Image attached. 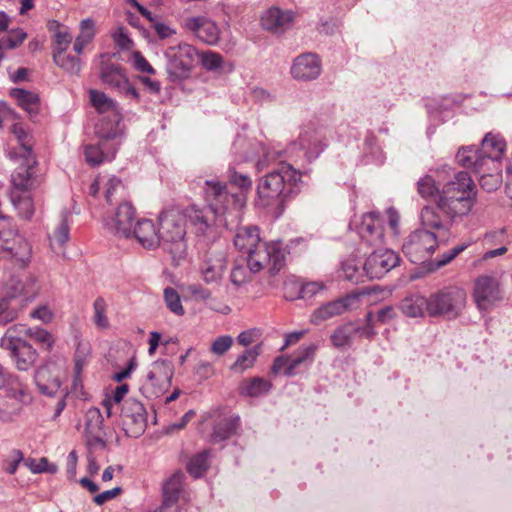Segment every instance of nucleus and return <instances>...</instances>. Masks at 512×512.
Here are the masks:
<instances>
[{
	"label": "nucleus",
	"instance_id": "20",
	"mask_svg": "<svg viewBox=\"0 0 512 512\" xmlns=\"http://www.w3.org/2000/svg\"><path fill=\"white\" fill-rule=\"evenodd\" d=\"M135 210L131 203H121L114 215L105 220L106 227L117 236L131 238Z\"/></svg>",
	"mask_w": 512,
	"mask_h": 512
},
{
	"label": "nucleus",
	"instance_id": "11",
	"mask_svg": "<svg viewBox=\"0 0 512 512\" xmlns=\"http://www.w3.org/2000/svg\"><path fill=\"white\" fill-rule=\"evenodd\" d=\"M0 347L10 352L17 368L22 371L30 369L38 358L37 351L25 339L2 336Z\"/></svg>",
	"mask_w": 512,
	"mask_h": 512
},
{
	"label": "nucleus",
	"instance_id": "31",
	"mask_svg": "<svg viewBox=\"0 0 512 512\" xmlns=\"http://www.w3.org/2000/svg\"><path fill=\"white\" fill-rule=\"evenodd\" d=\"M100 79L103 83L119 91L128 80L121 66L107 62H102L101 64Z\"/></svg>",
	"mask_w": 512,
	"mask_h": 512
},
{
	"label": "nucleus",
	"instance_id": "49",
	"mask_svg": "<svg viewBox=\"0 0 512 512\" xmlns=\"http://www.w3.org/2000/svg\"><path fill=\"white\" fill-rule=\"evenodd\" d=\"M93 322L98 329L105 330L109 328V320L106 315L107 304L104 298L98 297L93 303Z\"/></svg>",
	"mask_w": 512,
	"mask_h": 512
},
{
	"label": "nucleus",
	"instance_id": "40",
	"mask_svg": "<svg viewBox=\"0 0 512 512\" xmlns=\"http://www.w3.org/2000/svg\"><path fill=\"white\" fill-rule=\"evenodd\" d=\"M400 309L408 317L423 316L425 310L428 312V298L420 295L407 297L401 302Z\"/></svg>",
	"mask_w": 512,
	"mask_h": 512
},
{
	"label": "nucleus",
	"instance_id": "59",
	"mask_svg": "<svg viewBox=\"0 0 512 512\" xmlns=\"http://www.w3.org/2000/svg\"><path fill=\"white\" fill-rule=\"evenodd\" d=\"M30 470L35 473H43L47 472L50 474H55L58 471V467L54 463H50L47 458L43 457L39 461L30 460L28 464Z\"/></svg>",
	"mask_w": 512,
	"mask_h": 512
},
{
	"label": "nucleus",
	"instance_id": "33",
	"mask_svg": "<svg viewBox=\"0 0 512 512\" xmlns=\"http://www.w3.org/2000/svg\"><path fill=\"white\" fill-rule=\"evenodd\" d=\"M356 322L350 321L337 327L331 334V342L335 348L350 347L357 335Z\"/></svg>",
	"mask_w": 512,
	"mask_h": 512
},
{
	"label": "nucleus",
	"instance_id": "42",
	"mask_svg": "<svg viewBox=\"0 0 512 512\" xmlns=\"http://www.w3.org/2000/svg\"><path fill=\"white\" fill-rule=\"evenodd\" d=\"M271 389L269 381L261 377H254L250 380L244 381L240 388V394L249 397H259L266 394Z\"/></svg>",
	"mask_w": 512,
	"mask_h": 512
},
{
	"label": "nucleus",
	"instance_id": "9",
	"mask_svg": "<svg viewBox=\"0 0 512 512\" xmlns=\"http://www.w3.org/2000/svg\"><path fill=\"white\" fill-rule=\"evenodd\" d=\"M174 375L173 365L166 360H157L152 365L147 374V381L144 389L149 397H159L166 392L172 382Z\"/></svg>",
	"mask_w": 512,
	"mask_h": 512
},
{
	"label": "nucleus",
	"instance_id": "30",
	"mask_svg": "<svg viewBox=\"0 0 512 512\" xmlns=\"http://www.w3.org/2000/svg\"><path fill=\"white\" fill-rule=\"evenodd\" d=\"M478 150L500 163L506 151V141L500 134L489 132L482 139Z\"/></svg>",
	"mask_w": 512,
	"mask_h": 512
},
{
	"label": "nucleus",
	"instance_id": "57",
	"mask_svg": "<svg viewBox=\"0 0 512 512\" xmlns=\"http://www.w3.org/2000/svg\"><path fill=\"white\" fill-rule=\"evenodd\" d=\"M307 171H300L290 165V197L298 195L301 188L306 185V182L302 180V176H307Z\"/></svg>",
	"mask_w": 512,
	"mask_h": 512
},
{
	"label": "nucleus",
	"instance_id": "7",
	"mask_svg": "<svg viewBox=\"0 0 512 512\" xmlns=\"http://www.w3.org/2000/svg\"><path fill=\"white\" fill-rule=\"evenodd\" d=\"M120 417L123 430L127 436L138 438L145 432L147 412L140 401L134 398L124 400Z\"/></svg>",
	"mask_w": 512,
	"mask_h": 512
},
{
	"label": "nucleus",
	"instance_id": "62",
	"mask_svg": "<svg viewBox=\"0 0 512 512\" xmlns=\"http://www.w3.org/2000/svg\"><path fill=\"white\" fill-rule=\"evenodd\" d=\"M90 345L87 342H79L75 352V369L77 373H80L86 362L88 355L90 354Z\"/></svg>",
	"mask_w": 512,
	"mask_h": 512
},
{
	"label": "nucleus",
	"instance_id": "47",
	"mask_svg": "<svg viewBox=\"0 0 512 512\" xmlns=\"http://www.w3.org/2000/svg\"><path fill=\"white\" fill-rule=\"evenodd\" d=\"M104 417L101 411L92 407L88 409L85 416V433H105L103 431Z\"/></svg>",
	"mask_w": 512,
	"mask_h": 512
},
{
	"label": "nucleus",
	"instance_id": "22",
	"mask_svg": "<svg viewBox=\"0 0 512 512\" xmlns=\"http://www.w3.org/2000/svg\"><path fill=\"white\" fill-rule=\"evenodd\" d=\"M322 71L321 60L315 53H303L296 57L293 61L291 73L294 78L299 80H315Z\"/></svg>",
	"mask_w": 512,
	"mask_h": 512
},
{
	"label": "nucleus",
	"instance_id": "43",
	"mask_svg": "<svg viewBox=\"0 0 512 512\" xmlns=\"http://www.w3.org/2000/svg\"><path fill=\"white\" fill-rule=\"evenodd\" d=\"M316 350L317 346L315 344H309L300 347L293 353V355H290V373L293 369L300 367L301 365L307 367L311 364Z\"/></svg>",
	"mask_w": 512,
	"mask_h": 512
},
{
	"label": "nucleus",
	"instance_id": "2",
	"mask_svg": "<svg viewBox=\"0 0 512 512\" xmlns=\"http://www.w3.org/2000/svg\"><path fill=\"white\" fill-rule=\"evenodd\" d=\"M234 245L247 255V265L250 273H257L267 264H271L270 272L276 274L286 265L283 241L273 240L269 243H263L259 228L256 226L239 227L234 237Z\"/></svg>",
	"mask_w": 512,
	"mask_h": 512
},
{
	"label": "nucleus",
	"instance_id": "39",
	"mask_svg": "<svg viewBox=\"0 0 512 512\" xmlns=\"http://www.w3.org/2000/svg\"><path fill=\"white\" fill-rule=\"evenodd\" d=\"M11 96L17 100L18 104L26 110L30 116H34L38 113L40 99L36 93L21 88H14L11 90Z\"/></svg>",
	"mask_w": 512,
	"mask_h": 512
},
{
	"label": "nucleus",
	"instance_id": "5",
	"mask_svg": "<svg viewBox=\"0 0 512 512\" xmlns=\"http://www.w3.org/2000/svg\"><path fill=\"white\" fill-rule=\"evenodd\" d=\"M466 293L458 287H450L433 293L428 298V315L457 318L466 304Z\"/></svg>",
	"mask_w": 512,
	"mask_h": 512
},
{
	"label": "nucleus",
	"instance_id": "61",
	"mask_svg": "<svg viewBox=\"0 0 512 512\" xmlns=\"http://www.w3.org/2000/svg\"><path fill=\"white\" fill-rule=\"evenodd\" d=\"M124 186L122 181L116 176H111L105 182V198L108 203L112 202V198L114 195L123 191Z\"/></svg>",
	"mask_w": 512,
	"mask_h": 512
},
{
	"label": "nucleus",
	"instance_id": "3",
	"mask_svg": "<svg viewBox=\"0 0 512 512\" xmlns=\"http://www.w3.org/2000/svg\"><path fill=\"white\" fill-rule=\"evenodd\" d=\"M160 244L173 260H180L186 254V220L183 210L178 207L164 209L158 217Z\"/></svg>",
	"mask_w": 512,
	"mask_h": 512
},
{
	"label": "nucleus",
	"instance_id": "15",
	"mask_svg": "<svg viewBox=\"0 0 512 512\" xmlns=\"http://www.w3.org/2000/svg\"><path fill=\"white\" fill-rule=\"evenodd\" d=\"M399 256L390 249H376L365 261L369 279H380L399 263Z\"/></svg>",
	"mask_w": 512,
	"mask_h": 512
},
{
	"label": "nucleus",
	"instance_id": "10",
	"mask_svg": "<svg viewBox=\"0 0 512 512\" xmlns=\"http://www.w3.org/2000/svg\"><path fill=\"white\" fill-rule=\"evenodd\" d=\"M473 296L482 311L490 310L503 299L499 281L491 275H481L476 279Z\"/></svg>",
	"mask_w": 512,
	"mask_h": 512
},
{
	"label": "nucleus",
	"instance_id": "12",
	"mask_svg": "<svg viewBox=\"0 0 512 512\" xmlns=\"http://www.w3.org/2000/svg\"><path fill=\"white\" fill-rule=\"evenodd\" d=\"M285 188V177L282 170H275L268 173L264 179L258 184L257 193L262 199H279V206L276 211V217L283 215L285 211L284 202L286 195L283 194ZM269 201L265 203L268 205Z\"/></svg>",
	"mask_w": 512,
	"mask_h": 512
},
{
	"label": "nucleus",
	"instance_id": "55",
	"mask_svg": "<svg viewBox=\"0 0 512 512\" xmlns=\"http://www.w3.org/2000/svg\"><path fill=\"white\" fill-rule=\"evenodd\" d=\"M2 389L6 390V394L10 398L20 399L24 395V386L22 382L18 376L13 374Z\"/></svg>",
	"mask_w": 512,
	"mask_h": 512
},
{
	"label": "nucleus",
	"instance_id": "32",
	"mask_svg": "<svg viewBox=\"0 0 512 512\" xmlns=\"http://www.w3.org/2000/svg\"><path fill=\"white\" fill-rule=\"evenodd\" d=\"M341 272L345 280L353 283L364 282V278H368L365 262L363 263L356 256H350L342 262Z\"/></svg>",
	"mask_w": 512,
	"mask_h": 512
},
{
	"label": "nucleus",
	"instance_id": "16",
	"mask_svg": "<svg viewBox=\"0 0 512 512\" xmlns=\"http://www.w3.org/2000/svg\"><path fill=\"white\" fill-rule=\"evenodd\" d=\"M359 300L360 294L350 293L344 297L323 304L312 314V322L314 324H319L322 321L352 310L358 306Z\"/></svg>",
	"mask_w": 512,
	"mask_h": 512
},
{
	"label": "nucleus",
	"instance_id": "21",
	"mask_svg": "<svg viewBox=\"0 0 512 512\" xmlns=\"http://www.w3.org/2000/svg\"><path fill=\"white\" fill-rule=\"evenodd\" d=\"M205 198L207 205L211 208H218L220 214H224L230 202L239 201L236 194L227 191L226 185L217 180H206Z\"/></svg>",
	"mask_w": 512,
	"mask_h": 512
},
{
	"label": "nucleus",
	"instance_id": "46",
	"mask_svg": "<svg viewBox=\"0 0 512 512\" xmlns=\"http://www.w3.org/2000/svg\"><path fill=\"white\" fill-rule=\"evenodd\" d=\"M457 174L458 173H456L454 175V178L452 179V181L456 180L455 176ZM450 182H451V180H450ZM448 183H449V181L443 187H445ZM443 189L444 188H442V191L439 193V189H438V187L436 185V182H435V180L430 175H425L424 177L420 178L419 181L417 182L418 193L423 198H430V197H434V196H437V198H439V196L443 192ZM437 200L438 199H436V201Z\"/></svg>",
	"mask_w": 512,
	"mask_h": 512
},
{
	"label": "nucleus",
	"instance_id": "29",
	"mask_svg": "<svg viewBox=\"0 0 512 512\" xmlns=\"http://www.w3.org/2000/svg\"><path fill=\"white\" fill-rule=\"evenodd\" d=\"M287 22V14L275 6L267 9L260 17L261 27L275 34L282 33Z\"/></svg>",
	"mask_w": 512,
	"mask_h": 512
},
{
	"label": "nucleus",
	"instance_id": "45",
	"mask_svg": "<svg viewBox=\"0 0 512 512\" xmlns=\"http://www.w3.org/2000/svg\"><path fill=\"white\" fill-rule=\"evenodd\" d=\"M17 230L13 225V219L0 213V249L8 247L16 237Z\"/></svg>",
	"mask_w": 512,
	"mask_h": 512
},
{
	"label": "nucleus",
	"instance_id": "24",
	"mask_svg": "<svg viewBox=\"0 0 512 512\" xmlns=\"http://www.w3.org/2000/svg\"><path fill=\"white\" fill-rule=\"evenodd\" d=\"M11 132L16 137L20 145L16 154L17 157L21 159L22 163L18 167H28L29 169H35L37 160L33 154L32 144L27 132L20 124H14L11 127Z\"/></svg>",
	"mask_w": 512,
	"mask_h": 512
},
{
	"label": "nucleus",
	"instance_id": "25",
	"mask_svg": "<svg viewBox=\"0 0 512 512\" xmlns=\"http://www.w3.org/2000/svg\"><path fill=\"white\" fill-rule=\"evenodd\" d=\"M118 144H102L100 141L97 145H86L84 148L85 159L88 164L96 166L104 161H111L117 152Z\"/></svg>",
	"mask_w": 512,
	"mask_h": 512
},
{
	"label": "nucleus",
	"instance_id": "64",
	"mask_svg": "<svg viewBox=\"0 0 512 512\" xmlns=\"http://www.w3.org/2000/svg\"><path fill=\"white\" fill-rule=\"evenodd\" d=\"M94 35V21L91 19L82 20L80 23V34L76 38L89 43Z\"/></svg>",
	"mask_w": 512,
	"mask_h": 512
},
{
	"label": "nucleus",
	"instance_id": "34",
	"mask_svg": "<svg viewBox=\"0 0 512 512\" xmlns=\"http://www.w3.org/2000/svg\"><path fill=\"white\" fill-rule=\"evenodd\" d=\"M34 379L40 393L43 395L53 396L60 388V381L56 377L51 376L48 367L37 369Z\"/></svg>",
	"mask_w": 512,
	"mask_h": 512
},
{
	"label": "nucleus",
	"instance_id": "13",
	"mask_svg": "<svg viewBox=\"0 0 512 512\" xmlns=\"http://www.w3.org/2000/svg\"><path fill=\"white\" fill-rule=\"evenodd\" d=\"M182 26L207 45L214 46L220 40V29L217 23L207 16L186 17L182 21Z\"/></svg>",
	"mask_w": 512,
	"mask_h": 512
},
{
	"label": "nucleus",
	"instance_id": "48",
	"mask_svg": "<svg viewBox=\"0 0 512 512\" xmlns=\"http://www.w3.org/2000/svg\"><path fill=\"white\" fill-rule=\"evenodd\" d=\"M53 61L70 75H78L81 71V61L77 57L61 53V55H53Z\"/></svg>",
	"mask_w": 512,
	"mask_h": 512
},
{
	"label": "nucleus",
	"instance_id": "8",
	"mask_svg": "<svg viewBox=\"0 0 512 512\" xmlns=\"http://www.w3.org/2000/svg\"><path fill=\"white\" fill-rule=\"evenodd\" d=\"M456 160L464 168L471 169L478 177L492 175L500 169V163L473 146L460 148L456 154Z\"/></svg>",
	"mask_w": 512,
	"mask_h": 512
},
{
	"label": "nucleus",
	"instance_id": "50",
	"mask_svg": "<svg viewBox=\"0 0 512 512\" xmlns=\"http://www.w3.org/2000/svg\"><path fill=\"white\" fill-rule=\"evenodd\" d=\"M209 451H203L193 456L187 465V470L194 478H199L208 468Z\"/></svg>",
	"mask_w": 512,
	"mask_h": 512
},
{
	"label": "nucleus",
	"instance_id": "51",
	"mask_svg": "<svg viewBox=\"0 0 512 512\" xmlns=\"http://www.w3.org/2000/svg\"><path fill=\"white\" fill-rule=\"evenodd\" d=\"M197 57L200 59L202 66L208 71H220L223 67V57L217 52H198Z\"/></svg>",
	"mask_w": 512,
	"mask_h": 512
},
{
	"label": "nucleus",
	"instance_id": "23",
	"mask_svg": "<svg viewBox=\"0 0 512 512\" xmlns=\"http://www.w3.org/2000/svg\"><path fill=\"white\" fill-rule=\"evenodd\" d=\"M145 249H155L160 245L159 230L150 219L142 218L132 229V236Z\"/></svg>",
	"mask_w": 512,
	"mask_h": 512
},
{
	"label": "nucleus",
	"instance_id": "58",
	"mask_svg": "<svg viewBox=\"0 0 512 512\" xmlns=\"http://www.w3.org/2000/svg\"><path fill=\"white\" fill-rule=\"evenodd\" d=\"M38 327H27L26 325L24 324H15V325H12L10 326L4 333L3 336H8V337H15V338H20V339H25V337H30L31 339H33V334L35 332V330H37Z\"/></svg>",
	"mask_w": 512,
	"mask_h": 512
},
{
	"label": "nucleus",
	"instance_id": "17",
	"mask_svg": "<svg viewBox=\"0 0 512 512\" xmlns=\"http://www.w3.org/2000/svg\"><path fill=\"white\" fill-rule=\"evenodd\" d=\"M357 232L367 245L379 247L384 242L383 219L377 212L364 214L357 225Z\"/></svg>",
	"mask_w": 512,
	"mask_h": 512
},
{
	"label": "nucleus",
	"instance_id": "56",
	"mask_svg": "<svg viewBox=\"0 0 512 512\" xmlns=\"http://www.w3.org/2000/svg\"><path fill=\"white\" fill-rule=\"evenodd\" d=\"M105 435V433H85V440L89 450V455L96 450L106 449L107 443L104 439Z\"/></svg>",
	"mask_w": 512,
	"mask_h": 512
},
{
	"label": "nucleus",
	"instance_id": "36",
	"mask_svg": "<svg viewBox=\"0 0 512 512\" xmlns=\"http://www.w3.org/2000/svg\"><path fill=\"white\" fill-rule=\"evenodd\" d=\"M91 105L97 110L98 113H109L110 116L120 115L117 103L108 97L104 92L91 89L89 91Z\"/></svg>",
	"mask_w": 512,
	"mask_h": 512
},
{
	"label": "nucleus",
	"instance_id": "4",
	"mask_svg": "<svg viewBox=\"0 0 512 512\" xmlns=\"http://www.w3.org/2000/svg\"><path fill=\"white\" fill-rule=\"evenodd\" d=\"M9 198L19 217L30 220L34 214V202L31 191L39 186L34 169L17 167L11 176Z\"/></svg>",
	"mask_w": 512,
	"mask_h": 512
},
{
	"label": "nucleus",
	"instance_id": "44",
	"mask_svg": "<svg viewBox=\"0 0 512 512\" xmlns=\"http://www.w3.org/2000/svg\"><path fill=\"white\" fill-rule=\"evenodd\" d=\"M260 352L261 347L259 345L247 349L243 354L237 357L236 361L231 366V369L236 372H244L245 370L251 368L254 365Z\"/></svg>",
	"mask_w": 512,
	"mask_h": 512
},
{
	"label": "nucleus",
	"instance_id": "53",
	"mask_svg": "<svg viewBox=\"0 0 512 512\" xmlns=\"http://www.w3.org/2000/svg\"><path fill=\"white\" fill-rule=\"evenodd\" d=\"M164 300L167 308L171 312L179 316L184 314V308L181 304L180 296L175 289L171 287L166 288L164 290Z\"/></svg>",
	"mask_w": 512,
	"mask_h": 512
},
{
	"label": "nucleus",
	"instance_id": "63",
	"mask_svg": "<svg viewBox=\"0 0 512 512\" xmlns=\"http://www.w3.org/2000/svg\"><path fill=\"white\" fill-rule=\"evenodd\" d=\"M17 314L10 308V302L7 298H0V325H6L15 320Z\"/></svg>",
	"mask_w": 512,
	"mask_h": 512
},
{
	"label": "nucleus",
	"instance_id": "54",
	"mask_svg": "<svg viewBox=\"0 0 512 512\" xmlns=\"http://www.w3.org/2000/svg\"><path fill=\"white\" fill-rule=\"evenodd\" d=\"M72 35L68 31L60 30L55 34L53 55H61L65 53L72 42Z\"/></svg>",
	"mask_w": 512,
	"mask_h": 512
},
{
	"label": "nucleus",
	"instance_id": "41",
	"mask_svg": "<svg viewBox=\"0 0 512 512\" xmlns=\"http://www.w3.org/2000/svg\"><path fill=\"white\" fill-rule=\"evenodd\" d=\"M1 250L9 251L12 257H14L22 267H25L30 262L32 256L31 245L26 239L19 236L17 237L16 243L13 245L10 243L8 247H3Z\"/></svg>",
	"mask_w": 512,
	"mask_h": 512
},
{
	"label": "nucleus",
	"instance_id": "1",
	"mask_svg": "<svg viewBox=\"0 0 512 512\" xmlns=\"http://www.w3.org/2000/svg\"><path fill=\"white\" fill-rule=\"evenodd\" d=\"M443 189L434 205L421 209L420 228L412 231L402 245V251L410 262H426L440 243L450 237L453 222L466 216L475 204L473 180L465 171L455 176Z\"/></svg>",
	"mask_w": 512,
	"mask_h": 512
},
{
	"label": "nucleus",
	"instance_id": "28",
	"mask_svg": "<svg viewBox=\"0 0 512 512\" xmlns=\"http://www.w3.org/2000/svg\"><path fill=\"white\" fill-rule=\"evenodd\" d=\"M240 424L238 415L224 416L219 419L213 428L211 440L214 443L225 441L236 434Z\"/></svg>",
	"mask_w": 512,
	"mask_h": 512
},
{
	"label": "nucleus",
	"instance_id": "35",
	"mask_svg": "<svg viewBox=\"0 0 512 512\" xmlns=\"http://www.w3.org/2000/svg\"><path fill=\"white\" fill-rule=\"evenodd\" d=\"M11 288L13 290V296H24L29 299L34 297L39 289L37 284V278L32 274H26L22 278L11 279Z\"/></svg>",
	"mask_w": 512,
	"mask_h": 512
},
{
	"label": "nucleus",
	"instance_id": "18",
	"mask_svg": "<svg viewBox=\"0 0 512 512\" xmlns=\"http://www.w3.org/2000/svg\"><path fill=\"white\" fill-rule=\"evenodd\" d=\"M183 213L185 220L188 219L195 232L199 235H205L208 231L212 230L217 218L222 215L219 213L218 208H211L208 205L202 208L191 205L183 210Z\"/></svg>",
	"mask_w": 512,
	"mask_h": 512
},
{
	"label": "nucleus",
	"instance_id": "37",
	"mask_svg": "<svg viewBox=\"0 0 512 512\" xmlns=\"http://www.w3.org/2000/svg\"><path fill=\"white\" fill-rule=\"evenodd\" d=\"M324 289V285L320 282L302 283L290 278V300L293 299H310L317 292Z\"/></svg>",
	"mask_w": 512,
	"mask_h": 512
},
{
	"label": "nucleus",
	"instance_id": "6",
	"mask_svg": "<svg viewBox=\"0 0 512 512\" xmlns=\"http://www.w3.org/2000/svg\"><path fill=\"white\" fill-rule=\"evenodd\" d=\"M198 51L190 44L179 43L169 46L164 51L165 69L173 80H183L189 77Z\"/></svg>",
	"mask_w": 512,
	"mask_h": 512
},
{
	"label": "nucleus",
	"instance_id": "27",
	"mask_svg": "<svg viewBox=\"0 0 512 512\" xmlns=\"http://www.w3.org/2000/svg\"><path fill=\"white\" fill-rule=\"evenodd\" d=\"M184 473L176 471L169 479H167L162 488L163 500L162 508H169L177 504L182 490Z\"/></svg>",
	"mask_w": 512,
	"mask_h": 512
},
{
	"label": "nucleus",
	"instance_id": "26",
	"mask_svg": "<svg viewBox=\"0 0 512 512\" xmlns=\"http://www.w3.org/2000/svg\"><path fill=\"white\" fill-rule=\"evenodd\" d=\"M121 116H111V119L103 117L95 126V134L102 144H110L122 135L120 128Z\"/></svg>",
	"mask_w": 512,
	"mask_h": 512
},
{
	"label": "nucleus",
	"instance_id": "38",
	"mask_svg": "<svg viewBox=\"0 0 512 512\" xmlns=\"http://www.w3.org/2000/svg\"><path fill=\"white\" fill-rule=\"evenodd\" d=\"M69 213L63 211L61 219L52 235L49 236L50 246L53 250H60L64 247L65 243L69 240L70 227L68 224Z\"/></svg>",
	"mask_w": 512,
	"mask_h": 512
},
{
	"label": "nucleus",
	"instance_id": "60",
	"mask_svg": "<svg viewBox=\"0 0 512 512\" xmlns=\"http://www.w3.org/2000/svg\"><path fill=\"white\" fill-rule=\"evenodd\" d=\"M233 338L229 335H222L217 337L211 344V352L221 356L224 355L232 346Z\"/></svg>",
	"mask_w": 512,
	"mask_h": 512
},
{
	"label": "nucleus",
	"instance_id": "52",
	"mask_svg": "<svg viewBox=\"0 0 512 512\" xmlns=\"http://www.w3.org/2000/svg\"><path fill=\"white\" fill-rule=\"evenodd\" d=\"M27 34L20 28L12 29L8 35L0 39V50H11L20 46L26 39Z\"/></svg>",
	"mask_w": 512,
	"mask_h": 512
},
{
	"label": "nucleus",
	"instance_id": "14",
	"mask_svg": "<svg viewBox=\"0 0 512 512\" xmlns=\"http://www.w3.org/2000/svg\"><path fill=\"white\" fill-rule=\"evenodd\" d=\"M227 254L224 250H209L200 265V274L206 284L219 285L227 270Z\"/></svg>",
	"mask_w": 512,
	"mask_h": 512
},
{
	"label": "nucleus",
	"instance_id": "19",
	"mask_svg": "<svg viewBox=\"0 0 512 512\" xmlns=\"http://www.w3.org/2000/svg\"><path fill=\"white\" fill-rule=\"evenodd\" d=\"M293 149L304 150V157L308 163L315 160L325 148L321 135L313 127L308 125L300 129L298 139L293 144Z\"/></svg>",
	"mask_w": 512,
	"mask_h": 512
}]
</instances>
